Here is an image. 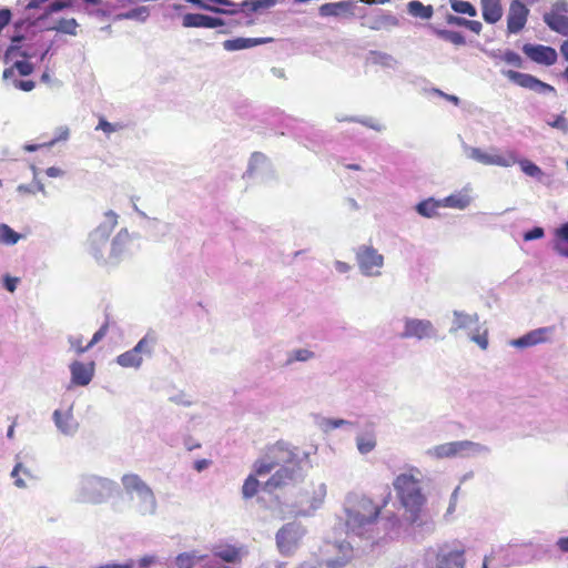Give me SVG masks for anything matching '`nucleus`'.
Segmentation results:
<instances>
[{
  "label": "nucleus",
  "mask_w": 568,
  "mask_h": 568,
  "mask_svg": "<svg viewBox=\"0 0 568 568\" xmlns=\"http://www.w3.org/2000/svg\"><path fill=\"white\" fill-rule=\"evenodd\" d=\"M310 454L300 450L285 442H277L268 446L264 454L254 463V474H251L244 480L242 486V496L244 499L253 498L260 487L256 476H265L275 467L281 466L265 483L264 489L273 491L274 489L297 483L303 477L302 465L307 464Z\"/></svg>",
  "instance_id": "obj_1"
},
{
  "label": "nucleus",
  "mask_w": 568,
  "mask_h": 568,
  "mask_svg": "<svg viewBox=\"0 0 568 568\" xmlns=\"http://www.w3.org/2000/svg\"><path fill=\"white\" fill-rule=\"evenodd\" d=\"M344 513L347 534L372 544L390 536L399 525L397 516L379 517L381 507L371 498L356 493L346 496Z\"/></svg>",
  "instance_id": "obj_2"
},
{
  "label": "nucleus",
  "mask_w": 568,
  "mask_h": 568,
  "mask_svg": "<svg viewBox=\"0 0 568 568\" xmlns=\"http://www.w3.org/2000/svg\"><path fill=\"white\" fill-rule=\"evenodd\" d=\"M423 471L414 465L406 464L393 479V488L406 519L415 525L422 520V513L427 503L423 488Z\"/></svg>",
  "instance_id": "obj_3"
},
{
  "label": "nucleus",
  "mask_w": 568,
  "mask_h": 568,
  "mask_svg": "<svg viewBox=\"0 0 568 568\" xmlns=\"http://www.w3.org/2000/svg\"><path fill=\"white\" fill-rule=\"evenodd\" d=\"M121 484L125 495L131 501L132 509L142 517L155 516L158 499L150 485L134 473L124 474Z\"/></svg>",
  "instance_id": "obj_4"
},
{
  "label": "nucleus",
  "mask_w": 568,
  "mask_h": 568,
  "mask_svg": "<svg viewBox=\"0 0 568 568\" xmlns=\"http://www.w3.org/2000/svg\"><path fill=\"white\" fill-rule=\"evenodd\" d=\"M115 486V481L109 478L83 474L77 479L74 497L79 503L100 505L113 494Z\"/></svg>",
  "instance_id": "obj_5"
},
{
  "label": "nucleus",
  "mask_w": 568,
  "mask_h": 568,
  "mask_svg": "<svg viewBox=\"0 0 568 568\" xmlns=\"http://www.w3.org/2000/svg\"><path fill=\"white\" fill-rule=\"evenodd\" d=\"M118 219L119 215L114 211H106L103 221L88 236V251L101 266H108L109 237L118 224Z\"/></svg>",
  "instance_id": "obj_6"
},
{
  "label": "nucleus",
  "mask_w": 568,
  "mask_h": 568,
  "mask_svg": "<svg viewBox=\"0 0 568 568\" xmlns=\"http://www.w3.org/2000/svg\"><path fill=\"white\" fill-rule=\"evenodd\" d=\"M464 151L468 159L484 165L509 168L516 164V152L511 150L499 152L495 148L483 150L480 148L465 145Z\"/></svg>",
  "instance_id": "obj_7"
},
{
  "label": "nucleus",
  "mask_w": 568,
  "mask_h": 568,
  "mask_svg": "<svg viewBox=\"0 0 568 568\" xmlns=\"http://www.w3.org/2000/svg\"><path fill=\"white\" fill-rule=\"evenodd\" d=\"M327 490L324 483L312 484L305 488L296 500L294 514L296 516H311L322 507Z\"/></svg>",
  "instance_id": "obj_8"
},
{
  "label": "nucleus",
  "mask_w": 568,
  "mask_h": 568,
  "mask_svg": "<svg viewBox=\"0 0 568 568\" xmlns=\"http://www.w3.org/2000/svg\"><path fill=\"white\" fill-rule=\"evenodd\" d=\"M356 262L361 273L367 277H378L382 275L384 266V256L371 245H361L355 253Z\"/></svg>",
  "instance_id": "obj_9"
},
{
  "label": "nucleus",
  "mask_w": 568,
  "mask_h": 568,
  "mask_svg": "<svg viewBox=\"0 0 568 568\" xmlns=\"http://www.w3.org/2000/svg\"><path fill=\"white\" fill-rule=\"evenodd\" d=\"M437 334V328L429 320L416 317H405L403 320L402 338L432 339L436 338Z\"/></svg>",
  "instance_id": "obj_10"
},
{
  "label": "nucleus",
  "mask_w": 568,
  "mask_h": 568,
  "mask_svg": "<svg viewBox=\"0 0 568 568\" xmlns=\"http://www.w3.org/2000/svg\"><path fill=\"white\" fill-rule=\"evenodd\" d=\"M556 326H542L531 329L518 338L510 339L509 345L523 349L541 344H550L554 342Z\"/></svg>",
  "instance_id": "obj_11"
},
{
  "label": "nucleus",
  "mask_w": 568,
  "mask_h": 568,
  "mask_svg": "<svg viewBox=\"0 0 568 568\" xmlns=\"http://www.w3.org/2000/svg\"><path fill=\"white\" fill-rule=\"evenodd\" d=\"M338 552L337 557L328 556L317 567L302 566L301 568H339L344 566L353 556V547L349 541H336L326 546V552Z\"/></svg>",
  "instance_id": "obj_12"
},
{
  "label": "nucleus",
  "mask_w": 568,
  "mask_h": 568,
  "mask_svg": "<svg viewBox=\"0 0 568 568\" xmlns=\"http://www.w3.org/2000/svg\"><path fill=\"white\" fill-rule=\"evenodd\" d=\"M501 74L505 75L508 80L514 82L515 84L529 89L540 94L555 93V88L550 84H547L539 79L535 78L528 73H521L514 70H503Z\"/></svg>",
  "instance_id": "obj_13"
},
{
  "label": "nucleus",
  "mask_w": 568,
  "mask_h": 568,
  "mask_svg": "<svg viewBox=\"0 0 568 568\" xmlns=\"http://www.w3.org/2000/svg\"><path fill=\"white\" fill-rule=\"evenodd\" d=\"M304 534L303 527L297 523L283 526L276 534V544L282 554L292 552Z\"/></svg>",
  "instance_id": "obj_14"
},
{
  "label": "nucleus",
  "mask_w": 568,
  "mask_h": 568,
  "mask_svg": "<svg viewBox=\"0 0 568 568\" xmlns=\"http://www.w3.org/2000/svg\"><path fill=\"white\" fill-rule=\"evenodd\" d=\"M256 0H244L241 3H234L230 4L231 9H221V8H212L213 12L216 13H223V14H231V16H240L237 20H235V24L239 26H245L250 27L255 23L254 19H252L251 13L258 12L261 10H264L265 8H256L253 9V4Z\"/></svg>",
  "instance_id": "obj_15"
},
{
  "label": "nucleus",
  "mask_w": 568,
  "mask_h": 568,
  "mask_svg": "<svg viewBox=\"0 0 568 568\" xmlns=\"http://www.w3.org/2000/svg\"><path fill=\"white\" fill-rule=\"evenodd\" d=\"M465 549L450 545L439 547L436 555L437 568H465Z\"/></svg>",
  "instance_id": "obj_16"
},
{
  "label": "nucleus",
  "mask_w": 568,
  "mask_h": 568,
  "mask_svg": "<svg viewBox=\"0 0 568 568\" xmlns=\"http://www.w3.org/2000/svg\"><path fill=\"white\" fill-rule=\"evenodd\" d=\"M530 10L523 0H513L507 12V31L519 33L526 26Z\"/></svg>",
  "instance_id": "obj_17"
},
{
  "label": "nucleus",
  "mask_w": 568,
  "mask_h": 568,
  "mask_svg": "<svg viewBox=\"0 0 568 568\" xmlns=\"http://www.w3.org/2000/svg\"><path fill=\"white\" fill-rule=\"evenodd\" d=\"M130 242L131 234L129 233L128 229H121L110 242V250L106 260L108 266H114L119 264L122 256L126 252Z\"/></svg>",
  "instance_id": "obj_18"
},
{
  "label": "nucleus",
  "mask_w": 568,
  "mask_h": 568,
  "mask_svg": "<svg viewBox=\"0 0 568 568\" xmlns=\"http://www.w3.org/2000/svg\"><path fill=\"white\" fill-rule=\"evenodd\" d=\"M523 51L534 62L544 65L555 64L558 58L554 48L541 44H525Z\"/></svg>",
  "instance_id": "obj_19"
},
{
  "label": "nucleus",
  "mask_w": 568,
  "mask_h": 568,
  "mask_svg": "<svg viewBox=\"0 0 568 568\" xmlns=\"http://www.w3.org/2000/svg\"><path fill=\"white\" fill-rule=\"evenodd\" d=\"M71 383L75 386H87L91 383L95 365L93 362L83 363L74 361L69 365Z\"/></svg>",
  "instance_id": "obj_20"
},
{
  "label": "nucleus",
  "mask_w": 568,
  "mask_h": 568,
  "mask_svg": "<svg viewBox=\"0 0 568 568\" xmlns=\"http://www.w3.org/2000/svg\"><path fill=\"white\" fill-rule=\"evenodd\" d=\"M459 329L467 331L468 335L473 332H478L480 329L478 314L454 311L449 333H455Z\"/></svg>",
  "instance_id": "obj_21"
},
{
  "label": "nucleus",
  "mask_w": 568,
  "mask_h": 568,
  "mask_svg": "<svg viewBox=\"0 0 568 568\" xmlns=\"http://www.w3.org/2000/svg\"><path fill=\"white\" fill-rule=\"evenodd\" d=\"M454 457L470 458L490 454V448L471 440L453 442Z\"/></svg>",
  "instance_id": "obj_22"
},
{
  "label": "nucleus",
  "mask_w": 568,
  "mask_h": 568,
  "mask_svg": "<svg viewBox=\"0 0 568 568\" xmlns=\"http://www.w3.org/2000/svg\"><path fill=\"white\" fill-rule=\"evenodd\" d=\"M52 419L58 430L65 436H73L78 432L79 424L72 414V408L65 412L55 409Z\"/></svg>",
  "instance_id": "obj_23"
},
{
  "label": "nucleus",
  "mask_w": 568,
  "mask_h": 568,
  "mask_svg": "<svg viewBox=\"0 0 568 568\" xmlns=\"http://www.w3.org/2000/svg\"><path fill=\"white\" fill-rule=\"evenodd\" d=\"M355 2L339 1L328 2L320 7L318 12L322 17H347L354 16Z\"/></svg>",
  "instance_id": "obj_24"
},
{
  "label": "nucleus",
  "mask_w": 568,
  "mask_h": 568,
  "mask_svg": "<svg viewBox=\"0 0 568 568\" xmlns=\"http://www.w3.org/2000/svg\"><path fill=\"white\" fill-rule=\"evenodd\" d=\"M470 192L471 187L467 185L460 191L442 199L443 207L465 210L471 202Z\"/></svg>",
  "instance_id": "obj_25"
},
{
  "label": "nucleus",
  "mask_w": 568,
  "mask_h": 568,
  "mask_svg": "<svg viewBox=\"0 0 568 568\" xmlns=\"http://www.w3.org/2000/svg\"><path fill=\"white\" fill-rule=\"evenodd\" d=\"M270 41H272L271 38H236L225 40L223 42V48L224 50L232 52L253 48L260 44L267 43Z\"/></svg>",
  "instance_id": "obj_26"
},
{
  "label": "nucleus",
  "mask_w": 568,
  "mask_h": 568,
  "mask_svg": "<svg viewBox=\"0 0 568 568\" xmlns=\"http://www.w3.org/2000/svg\"><path fill=\"white\" fill-rule=\"evenodd\" d=\"M552 248L559 256L568 258V222L555 230Z\"/></svg>",
  "instance_id": "obj_27"
},
{
  "label": "nucleus",
  "mask_w": 568,
  "mask_h": 568,
  "mask_svg": "<svg viewBox=\"0 0 568 568\" xmlns=\"http://www.w3.org/2000/svg\"><path fill=\"white\" fill-rule=\"evenodd\" d=\"M483 18L487 23H496L501 19L503 8L500 0H481Z\"/></svg>",
  "instance_id": "obj_28"
},
{
  "label": "nucleus",
  "mask_w": 568,
  "mask_h": 568,
  "mask_svg": "<svg viewBox=\"0 0 568 568\" xmlns=\"http://www.w3.org/2000/svg\"><path fill=\"white\" fill-rule=\"evenodd\" d=\"M88 4L97 6L102 4L103 8L98 10V13L101 16H109L110 13L123 9L130 4L136 2V0H83Z\"/></svg>",
  "instance_id": "obj_29"
},
{
  "label": "nucleus",
  "mask_w": 568,
  "mask_h": 568,
  "mask_svg": "<svg viewBox=\"0 0 568 568\" xmlns=\"http://www.w3.org/2000/svg\"><path fill=\"white\" fill-rule=\"evenodd\" d=\"M516 164H518L521 169V171L530 178L536 179L538 182L549 185V181L547 180V175L544 173V171L534 162L527 160V159H519L516 155Z\"/></svg>",
  "instance_id": "obj_30"
},
{
  "label": "nucleus",
  "mask_w": 568,
  "mask_h": 568,
  "mask_svg": "<svg viewBox=\"0 0 568 568\" xmlns=\"http://www.w3.org/2000/svg\"><path fill=\"white\" fill-rule=\"evenodd\" d=\"M158 343V336L154 332H148L133 347L138 355L142 358L151 357L154 353L155 345Z\"/></svg>",
  "instance_id": "obj_31"
},
{
  "label": "nucleus",
  "mask_w": 568,
  "mask_h": 568,
  "mask_svg": "<svg viewBox=\"0 0 568 568\" xmlns=\"http://www.w3.org/2000/svg\"><path fill=\"white\" fill-rule=\"evenodd\" d=\"M544 22L555 32L568 37V17L557 13L544 14Z\"/></svg>",
  "instance_id": "obj_32"
},
{
  "label": "nucleus",
  "mask_w": 568,
  "mask_h": 568,
  "mask_svg": "<svg viewBox=\"0 0 568 568\" xmlns=\"http://www.w3.org/2000/svg\"><path fill=\"white\" fill-rule=\"evenodd\" d=\"M439 207H443L442 200H435L434 197H428V199L417 203L415 206V210L423 217L433 219L438 215Z\"/></svg>",
  "instance_id": "obj_33"
},
{
  "label": "nucleus",
  "mask_w": 568,
  "mask_h": 568,
  "mask_svg": "<svg viewBox=\"0 0 568 568\" xmlns=\"http://www.w3.org/2000/svg\"><path fill=\"white\" fill-rule=\"evenodd\" d=\"M115 362L119 366L123 368L139 369L143 364V358L140 355H138L133 348H131L118 355Z\"/></svg>",
  "instance_id": "obj_34"
},
{
  "label": "nucleus",
  "mask_w": 568,
  "mask_h": 568,
  "mask_svg": "<svg viewBox=\"0 0 568 568\" xmlns=\"http://www.w3.org/2000/svg\"><path fill=\"white\" fill-rule=\"evenodd\" d=\"M213 554L225 562H237L242 558L241 550L231 545L216 546Z\"/></svg>",
  "instance_id": "obj_35"
},
{
  "label": "nucleus",
  "mask_w": 568,
  "mask_h": 568,
  "mask_svg": "<svg viewBox=\"0 0 568 568\" xmlns=\"http://www.w3.org/2000/svg\"><path fill=\"white\" fill-rule=\"evenodd\" d=\"M267 168H268V162H267L266 156L260 152H255L251 155L245 175L246 176L258 175Z\"/></svg>",
  "instance_id": "obj_36"
},
{
  "label": "nucleus",
  "mask_w": 568,
  "mask_h": 568,
  "mask_svg": "<svg viewBox=\"0 0 568 568\" xmlns=\"http://www.w3.org/2000/svg\"><path fill=\"white\" fill-rule=\"evenodd\" d=\"M150 17V9L146 6L136 7L134 9H131L126 12L118 13L114 17V20L121 21V20H135L139 22H145L148 18Z\"/></svg>",
  "instance_id": "obj_37"
},
{
  "label": "nucleus",
  "mask_w": 568,
  "mask_h": 568,
  "mask_svg": "<svg viewBox=\"0 0 568 568\" xmlns=\"http://www.w3.org/2000/svg\"><path fill=\"white\" fill-rule=\"evenodd\" d=\"M42 26L47 30H55V31L61 32V33H65V34H70V36H75L77 34L78 22H77V20L74 18H70V19H60V20H58L57 22H54L52 24L42 23Z\"/></svg>",
  "instance_id": "obj_38"
},
{
  "label": "nucleus",
  "mask_w": 568,
  "mask_h": 568,
  "mask_svg": "<svg viewBox=\"0 0 568 568\" xmlns=\"http://www.w3.org/2000/svg\"><path fill=\"white\" fill-rule=\"evenodd\" d=\"M425 455L433 459L454 458L453 442L433 446L426 449Z\"/></svg>",
  "instance_id": "obj_39"
},
{
  "label": "nucleus",
  "mask_w": 568,
  "mask_h": 568,
  "mask_svg": "<svg viewBox=\"0 0 568 568\" xmlns=\"http://www.w3.org/2000/svg\"><path fill=\"white\" fill-rule=\"evenodd\" d=\"M205 555H199L196 551L179 554L175 558L176 568H194L195 565L204 560Z\"/></svg>",
  "instance_id": "obj_40"
},
{
  "label": "nucleus",
  "mask_w": 568,
  "mask_h": 568,
  "mask_svg": "<svg viewBox=\"0 0 568 568\" xmlns=\"http://www.w3.org/2000/svg\"><path fill=\"white\" fill-rule=\"evenodd\" d=\"M368 60L373 64H377L388 69H395L397 65V60L393 55L381 51H371Z\"/></svg>",
  "instance_id": "obj_41"
},
{
  "label": "nucleus",
  "mask_w": 568,
  "mask_h": 568,
  "mask_svg": "<svg viewBox=\"0 0 568 568\" xmlns=\"http://www.w3.org/2000/svg\"><path fill=\"white\" fill-rule=\"evenodd\" d=\"M23 237L6 223H0V244L12 246Z\"/></svg>",
  "instance_id": "obj_42"
},
{
  "label": "nucleus",
  "mask_w": 568,
  "mask_h": 568,
  "mask_svg": "<svg viewBox=\"0 0 568 568\" xmlns=\"http://www.w3.org/2000/svg\"><path fill=\"white\" fill-rule=\"evenodd\" d=\"M356 447L358 452L366 455L373 452L376 447V437L373 433L359 434L356 437Z\"/></svg>",
  "instance_id": "obj_43"
},
{
  "label": "nucleus",
  "mask_w": 568,
  "mask_h": 568,
  "mask_svg": "<svg viewBox=\"0 0 568 568\" xmlns=\"http://www.w3.org/2000/svg\"><path fill=\"white\" fill-rule=\"evenodd\" d=\"M407 11L410 16L424 20L430 19L433 16V7L424 6L420 1L414 0L407 4Z\"/></svg>",
  "instance_id": "obj_44"
},
{
  "label": "nucleus",
  "mask_w": 568,
  "mask_h": 568,
  "mask_svg": "<svg viewBox=\"0 0 568 568\" xmlns=\"http://www.w3.org/2000/svg\"><path fill=\"white\" fill-rule=\"evenodd\" d=\"M315 354L308 348H296L288 353L286 365H291L294 362H307L314 358Z\"/></svg>",
  "instance_id": "obj_45"
},
{
  "label": "nucleus",
  "mask_w": 568,
  "mask_h": 568,
  "mask_svg": "<svg viewBox=\"0 0 568 568\" xmlns=\"http://www.w3.org/2000/svg\"><path fill=\"white\" fill-rule=\"evenodd\" d=\"M447 21L449 24L466 27L475 33H479L483 28V26L479 21L467 20L465 18H460V17H456V16H448Z\"/></svg>",
  "instance_id": "obj_46"
},
{
  "label": "nucleus",
  "mask_w": 568,
  "mask_h": 568,
  "mask_svg": "<svg viewBox=\"0 0 568 568\" xmlns=\"http://www.w3.org/2000/svg\"><path fill=\"white\" fill-rule=\"evenodd\" d=\"M13 69H16L21 75H29L33 72V65L27 61H16L13 63V67L10 68V69H6L3 71V79L7 80L9 78H11L14 72H13Z\"/></svg>",
  "instance_id": "obj_47"
},
{
  "label": "nucleus",
  "mask_w": 568,
  "mask_h": 568,
  "mask_svg": "<svg viewBox=\"0 0 568 568\" xmlns=\"http://www.w3.org/2000/svg\"><path fill=\"white\" fill-rule=\"evenodd\" d=\"M205 14L186 13L183 16L182 26L184 28H204Z\"/></svg>",
  "instance_id": "obj_48"
},
{
  "label": "nucleus",
  "mask_w": 568,
  "mask_h": 568,
  "mask_svg": "<svg viewBox=\"0 0 568 568\" xmlns=\"http://www.w3.org/2000/svg\"><path fill=\"white\" fill-rule=\"evenodd\" d=\"M22 473L24 476L32 477L30 469L26 468L22 463H17L11 471V477L14 479V485L18 488H27L26 481L19 476Z\"/></svg>",
  "instance_id": "obj_49"
},
{
  "label": "nucleus",
  "mask_w": 568,
  "mask_h": 568,
  "mask_svg": "<svg viewBox=\"0 0 568 568\" xmlns=\"http://www.w3.org/2000/svg\"><path fill=\"white\" fill-rule=\"evenodd\" d=\"M459 491L460 486H457L450 495L448 507L443 516L446 521H452L454 518V514L456 511V506L459 497Z\"/></svg>",
  "instance_id": "obj_50"
},
{
  "label": "nucleus",
  "mask_w": 568,
  "mask_h": 568,
  "mask_svg": "<svg viewBox=\"0 0 568 568\" xmlns=\"http://www.w3.org/2000/svg\"><path fill=\"white\" fill-rule=\"evenodd\" d=\"M437 34L442 39L449 41L456 45L465 44V38L460 32L453 31V30H439V31H437Z\"/></svg>",
  "instance_id": "obj_51"
},
{
  "label": "nucleus",
  "mask_w": 568,
  "mask_h": 568,
  "mask_svg": "<svg viewBox=\"0 0 568 568\" xmlns=\"http://www.w3.org/2000/svg\"><path fill=\"white\" fill-rule=\"evenodd\" d=\"M452 8L455 12L475 17L477 14L476 8L468 1H453Z\"/></svg>",
  "instance_id": "obj_52"
},
{
  "label": "nucleus",
  "mask_w": 568,
  "mask_h": 568,
  "mask_svg": "<svg viewBox=\"0 0 568 568\" xmlns=\"http://www.w3.org/2000/svg\"><path fill=\"white\" fill-rule=\"evenodd\" d=\"M65 8H69L68 2H64L62 0H54L53 2L49 3L43 12L37 18L39 21L44 20L49 14L53 12H59Z\"/></svg>",
  "instance_id": "obj_53"
},
{
  "label": "nucleus",
  "mask_w": 568,
  "mask_h": 568,
  "mask_svg": "<svg viewBox=\"0 0 568 568\" xmlns=\"http://www.w3.org/2000/svg\"><path fill=\"white\" fill-rule=\"evenodd\" d=\"M337 121H354V122H359L362 123L363 125L367 126V128H371L377 132H381L385 129V126L383 124H381L379 122L371 119V118H365V119H355V118H341V116H337L336 118Z\"/></svg>",
  "instance_id": "obj_54"
},
{
  "label": "nucleus",
  "mask_w": 568,
  "mask_h": 568,
  "mask_svg": "<svg viewBox=\"0 0 568 568\" xmlns=\"http://www.w3.org/2000/svg\"><path fill=\"white\" fill-rule=\"evenodd\" d=\"M345 425H351V423L341 418H323L320 423V426L324 432H329Z\"/></svg>",
  "instance_id": "obj_55"
},
{
  "label": "nucleus",
  "mask_w": 568,
  "mask_h": 568,
  "mask_svg": "<svg viewBox=\"0 0 568 568\" xmlns=\"http://www.w3.org/2000/svg\"><path fill=\"white\" fill-rule=\"evenodd\" d=\"M33 171H34V175L37 174L36 173V168H33ZM17 191L20 192V193H32L34 194L36 192H41L43 194H45V189H44V185L34 179V183L32 185H26V184H20L18 187H17Z\"/></svg>",
  "instance_id": "obj_56"
},
{
  "label": "nucleus",
  "mask_w": 568,
  "mask_h": 568,
  "mask_svg": "<svg viewBox=\"0 0 568 568\" xmlns=\"http://www.w3.org/2000/svg\"><path fill=\"white\" fill-rule=\"evenodd\" d=\"M547 124L564 134L568 133V120L562 115H556L552 120H548Z\"/></svg>",
  "instance_id": "obj_57"
},
{
  "label": "nucleus",
  "mask_w": 568,
  "mask_h": 568,
  "mask_svg": "<svg viewBox=\"0 0 568 568\" xmlns=\"http://www.w3.org/2000/svg\"><path fill=\"white\" fill-rule=\"evenodd\" d=\"M68 342L70 347L73 348L78 354H83L91 348L88 347V344L85 346L82 345L83 337L81 335H70L68 337Z\"/></svg>",
  "instance_id": "obj_58"
},
{
  "label": "nucleus",
  "mask_w": 568,
  "mask_h": 568,
  "mask_svg": "<svg viewBox=\"0 0 568 568\" xmlns=\"http://www.w3.org/2000/svg\"><path fill=\"white\" fill-rule=\"evenodd\" d=\"M500 59L506 63L517 68H521L523 65L521 57L517 52L511 50L506 51L503 55H500Z\"/></svg>",
  "instance_id": "obj_59"
},
{
  "label": "nucleus",
  "mask_w": 568,
  "mask_h": 568,
  "mask_svg": "<svg viewBox=\"0 0 568 568\" xmlns=\"http://www.w3.org/2000/svg\"><path fill=\"white\" fill-rule=\"evenodd\" d=\"M139 568H151L158 564H160V559L154 554H146L142 556L136 562Z\"/></svg>",
  "instance_id": "obj_60"
},
{
  "label": "nucleus",
  "mask_w": 568,
  "mask_h": 568,
  "mask_svg": "<svg viewBox=\"0 0 568 568\" xmlns=\"http://www.w3.org/2000/svg\"><path fill=\"white\" fill-rule=\"evenodd\" d=\"M121 124L119 123H111L109 121H106L105 119H100L95 130H101L103 131L105 134L110 135L111 133H114L116 131H119L121 129Z\"/></svg>",
  "instance_id": "obj_61"
},
{
  "label": "nucleus",
  "mask_w": 568,
  "mask_h": 568,
  "mask_svg": "<svg viewBox=\"0 0 568 568\" xmlns=\"http://www.w3.org/2000/svg\"><path fill=\"white\" fill-rule=\"evenodd\" d=\"M470 341L476 343L481 349H486L488 347V337L487 332L480 333V329L478 332H473L468 335Z\"/></svg>",
  "instance_id": "obj_62"
},
{
  "label": "nucleus",
  "mask_w": 568,
  "mask_h": 568,
  "mask_svg": "<svg viewBox=\"0 0 568 568\" xmlns=\"http://www.w3.org/2000/svg\"><path fill=\"white\" fill-rule=\"evenodd\" d=\"M69 135H70L69 129L67 126H60L55 132V136L50 142L45 143L44 145L52 146L60 141H67L69 139Z\"/></svg>",
  "instance_id": "obj_63"
},
{
  "label": "nucleus",
  "mask_w": 568,
  "mask_h": 568,
  "mask_svg": "<svg viewBox=\"0 0 568 568\" xmlns=\"http://www.w3.org/2000/svg\"><path fill=\"white\" fill-rule=\"evenodd\" d=\"M548 13H557V14L568 13V1L556 0L552 3L551 9H550V11H548Z\"/></svg>",
  "instance_id": "obj_64"
}]
</instances>
